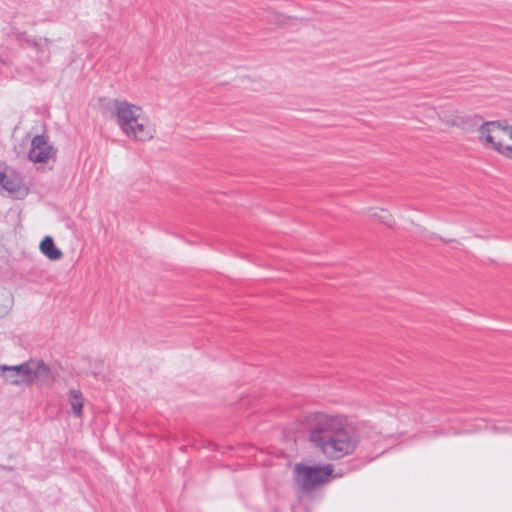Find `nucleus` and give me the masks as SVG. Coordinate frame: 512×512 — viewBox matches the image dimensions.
Here are the masks:
<instances>
[{
  "label": "nucleus",
  "mask_w": 512,
  "mask_h": 512,
  "mask_svg": "<svg viewBox=\"0 0 512 512\" xmlns=\"http://www.w3.org/2000/svg\"><path fill=\"white\" fill-rule=\"evenodd\" d=\"M478 132L480 135L479 137L485 146L490 148H493L498 137L501 136V134H504L503 127L496 122H486L481 124Z\"/></svg>",
  "instance_id": "nucleus-9"
},
{
  "label": "nucleus",
  "mask_w": 512,
  "mask_h": 512,
  "mask_svg": "<svg viewBox=\"0 0 512 512\" xmlns=\"http://www.w3.org/2000/svg\"><path fill=\"white\" fill-rule=\"evenodd\" d=\"M0 376L8 385H28L32 381V366L30 361L20 365H0Z\"/></svg>",
  "instance_id": "nucleus-6"
},
{
  "label": "nucleus",
  "mask_w": 512,
  "mask_h": 512,
  "mask_svg": "<svg viewBox=\"0 0 512 512\" xmlns=\"http://www.w3.org/2000/svg\"><path fill=\"white\" fill-rule=\"evenodd\" d=\"M14 150L19 156L32 160V136L31 131L20 125L13 132Z\"/></svg>",
  "instance_id": "nucleus-7"
},
{
  "label": "nucleus",
  "mask_w": 512,
  "mask_h": 512,
  "mask_svg": "<svg viewBox=\"0 0 512 512\" xmlns=\"http://www.w3.org/2000/svg\"><path fill=\"white\" fill-rule=\"evenodd\" d=\"M34 383L49 386L56 377V372L47 366L42 360L34 363Z\"/></svg>",
  "instance_id": "nucleus-10"
},
{
  "label": "nucleus",
  "mask_w": 512,
  "mask_h": 512,
  "mask_svg": "<svg viewBox=\"0 0 512 512\" xmlns=\"http://www.w3.org/2000/svg\"><path fill=\"white\" fill-rule=\"evenodd\" d=\"M57 148L43 134L34 135V164L44 165L37 167V170L47 167L51 170L56 162Z\"/></svg>",
  "instance_id": "nucleus-5"
},
{
  "label": "nucleus",
  "mask_w": 512,
  "mask_h": 512,
  "mask_svg": "<svg viewBox=\"0 0 512 512\" xmlns=\"http://www.w3.org/2000/svg\"><path fill=\"white\" fill-rule=\"evenodd\" d=\"M371 216L386 225H390L391 215L384 209L374 212Z\"/></svg>",
  "instance_id": "nucleus-16"
},
{
  "label": "nucleus",
  "mask_w": 512,
  "mask_h": 512,
  "mask_svg": "<svg viewBox=\"0 0 512 512\" xmlns=\"http://www.w3.org/2000/svg\"><path fill=\"white\" fill-rule=\"evenodd\" d=\"M0 193L13 198H23L28 193L23 186L21 176L8 169L2 161H0Z\"/></svg>",
  "instance_id": "nucleus-4"
},
{
  "label": "nucleus",
  "mask_w": 512,
  "mask_h": 512,
  "mask_svg": "<svg viewBox=\"0 0 512 512\" xmlns=\"http://www.w3.org/2000/svg\"><path fill=\"white\" fill-rule=\"evenodd\" d=\"M68 401L74 416L80 417L84 404V398L80 390L70 389L68 393Z\"/></svg>",
  "instance_id": "nucleus-13"
},
{
  "label": "nucleus",
  "mask_w": 512,
  "mask_h": 512,
  "mask_svg": "<svg viewBox=\"0 0 512 512\" xmlns=\"http://www.w3.org/2000/svg\"><path fill=\"white\" fill-rule=\"evenodd\" d=\"M37 53L38 54V62L39 63H45L49 60L50 58V51L48 49V42L47 40L45 39L44 42H36L34 41V53Z\"/></svg>",
  "instance_id": "nucleus-15"
},
{
  "label": "nucleus",
  "mask_w": 512,
  "mask_h": 512,
  "mask_svg": "<svg viewBox=\"0 0 512 512\" xmlns=\"http://www.w3.org/2000/svg\"><path fill=\"white\" fill-rule=\"evenodd\" d=\"M332 465L327 464L324 467L306 466L298 463L294 468V480L303 490L310 491L317 486L325 483L332 475Z\"/></svg>",
  "instance_id": "nucleus-2"
},
{
  "label": "nucleus",
  "mask_w": 512,
  "mask_h": 512,
  "mask_svg": "<svg viewBox=\"0 0 512 512\" xmlns=\"http://www.w3.org/2000/svg\"><path fill=\"white\" fill-rule=\"evenodd\" d=\"M13 305L12 295L4 290H0V318L6 316Z\"/></svg>",
  "instance_id": "nucleus-14"
},
{
  "label": "nucleus",
  "mask_w": 512,
  "mask_h": 512,
  "mask_svg": "<svg viewBox=\"0 0 512 512\" xmlns=\"http://www.w3.org/2000/svg\"><path fill=\"white\" fill-rule=\"evenodd\" d=\"M504 134L495 141L493 149L499 153L506 154L512 152V128L503 127Z\"/></svg>",
  "instance_id": "nucleus-12"
},
{
  "label": "nucleus",
  "mask_w": 512,
  "mask_h": 512,
  "mask_svg": "<svg viewBox=\"0 0 512 512\" xmlns=\"http://www.w3.org/2000/svg\"><path fill=\"white\" fill-rule=\"evenodd\" d=\"M302 426L308 433L310 442L328 459L343 458L352 454L357 447L356 432L340 416L322 412L310 413L303 417Z\"/></svg>",
  "instance_id": "nucleus-1"
},
{
  "label": "nucleus",
  "mask_w": 512,
  "mask_h": 512,
  "mask_svg": "<svg viewBox=\"0 0 512 512\" xmlns=\"http://www.w3.org/2000/svg\"><path fill=\"white\" fill-rule=\"evenodd\" d=\"M106 109L116 117V123L123 133L131 129V123L136 122L142 114L141 107L119 99L108 100Z\"/></svg>",
  "instance_id": "nucleus-3"
},
{
  "label": "nucleus",
  "mask_w": 512,
  "mask_h": 512,
  "mask_svg": "<svg viewBox=\"0 0 512 512\" xmlns=\"http://www.w3.org/2000/svg\"><path fill=\"white\" fill-rule=\"evenodd\" d=\"M124 134L135 141H148L153 138L154 129L141 114L136 122L131 123V129H127Z\"/></svg>",
  "instance_id": "nucleus-8"
},
{
  "label": "nucleus",
  "mask_w": 512,
  "mask_h": 512,
  "mask_svg": "<svg viewBox=\"0 0 512 512\" xmlns=\"http://www.w3.org/2000/svg\"><path fill=\"white\" fill-rule=\"evenodd\" d=\"M39 249L49 260L56 261L62 257V251L55 245L51 236L44 237L40 242Z\"/></svg>",
  "instance_id": "nucleus-11"
}]
</instances>
